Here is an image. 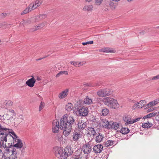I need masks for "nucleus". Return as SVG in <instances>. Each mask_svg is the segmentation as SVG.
<instances>
[{
    "label": "nucleus",
    "instance_id": "nucleus-38",
    "mask_svg": "<svg viewBox=\"0 0 159 159\" xmlns=\"http://www.w3.org/2000/svg\"><path fill=\"white\" fill-rule=\"evenodd\" d=\"M46 22H44L41 23L37 26V29H35L34 30H36L38 29H39L40 28H42L45 26V25H46Z\"/></svg>",
    "mask_w": 159,
    "mask_h": 159
},
{
    "label": "nucleus",
    "instance_id": "nucleus-10",
    "mask_svg": "<svg viewBox=\"0 0 159 159\" xmlns=\"http://www.w3.org/2000/svg\"><path fill=\"white\" fill-rule=\"evenodd\" d=\"M112 93V91L108 89H101L97 92V94L99 97H104L108 96Z\"/></svg>",
    "mask_w": 159,
    "mask_h": 159
},
{
    "label": "nucleus",
    "instance_id": "nucleus-34",
    "mask_svg": "<svg viewBox=\"0 0 159 159\" xmlns=\"http://www.w3.org/2000/svg\"><path fill=\"white\" fill-rule=\"evenodd\" d=\"M109 113V110L107 108L103 109L101 114V116H106Z\"/></svg>",
    "mask_w": 159,
    "mask_h": 159
},
{
    "label": "nucleus",
    "instance_id": "nucleus-36",
    "mask_svg": "<svg viewBox=\"0 0 159 159\" xmlns=\"http://www.w3.org/2000/svg\"><path fill=\"white\" fill-rule=\"evenodd\" d=\"M65 74V75H68V73L66 71L63 70L60 71L56 75V77H59L61 75Z\"/></svg>",
    "mask_w": 159,
    "mask_h": 159
},
{
    "label": "nucleus",
    "instance_id": "nucleus-33",
    "mask_svg": "<svg viewBox=\"0 0 159 159\" xmlns=\"http://www.w3.org/2000/svg\"><path fill=\"white\" fill-rule=\"evenodd\" d=\"M23 120V116L20 115L19 117L17 118L15 120L16 123L17 124H19L21 122H22Z\"/></svg>",
    "mask_w": 159,
    "mask_h": 159
},
{
    "label": "nucleus",
    "instance_id": "nucleus-21",
    "mask_svg": "<svg viewBox=\"0 0 159 159\" xmlns=\"http://www.w3.org/2000/svg\"><path fill=\"white\" fill-rule=\"evenodd\" d=\"M81 137V134L79 132L74 131L73 133V139L74 141H77Z\"/></svg>",
    "mask_w": 159,
    "mask_h": 159
},
{
    "label": "nucleus",
    "instance_id": "nucleus-27",
    "mask_svg": "<svg viewBox=\"0 0 159 159\" xmlns=\"http://www.w3.org/2000/svg\"><path fill=\"white\" fill-rule=\"evenodd\" d=\"M70 63L71 64L74 66H75L77 67H79L80 66H82L85 63V62H78L77 61H71L70 62Z\"/></svg>",
    "mask_w": 159,
    "mask_h": 159
},
{
    "label": "nucleus",
    "instance_id": "nucleus-23",
    "mask_svg": "<svg viewBox=\"0 0 159 159\" xmlns=\"http://www.w3.org/2000/svg\"><path fill=\"white\" fill-rule=\"evenodd\" d=\"M116 141L112 140H107L105 142V145L107 147H111L115 145Z\"/></svg>",
    "mask_w": 159,
    "mask_h": 159
},
{
    "label": "nucleus",
    "instance_id": "nucleus-51",
    "mask_svg": "<svg viewBox=\"0 0 159 159\" xmlns=\"http://www.w3.org/2000/svg\"><path fill=\"white\" fill-rule=\"evenodd\" d=\"M72 159H81L82 157H75L74 156H73L72 157Z\"/></svg>",
    "mask_w": 159,
    "mask_h": 159
},
{
    "label": "nucleus",
    "instance_id": "nucleus-56",
    "mask_svg": "<svg viewBox=\"0 0 159 159\" xmlns=\"http://www.w3.org/2000/svg\"><path fill=\"white\" fill-rule=\"evenodd\" d=\"M2 146V143L1 142H0V148H1ZM0 151H1V150H0Z\"/></svg>",
    "mask_w": 159,
    "mask_h": 159
},
{
    "label": "nucleus",
    "instance_id": "nucleus-41",
    "mask_svg": "<svg viewBox=\"0 0 159 159\" xmlns=\"http://www.w3.org/2000/svg\"><path fill=\"white\" fill-rule=\"evenodd\" d=\"M44 103L43 102H41L40 104V105L39 108V111H41V110L44 107Z\"/></svg>",
    "mask_w": 159,
    "mask_h": 159
},
{
    "label": "nucleus",
    "instance_id": "nucleus-42",
    "mask_svg": "<svg viewBox=\"0 0 159 159\" xmlns=\"http://www.w3.org/2000/svg\"><path fill=\"white\" fill-rule=\"evenodd\" d=\"M12 104V102L10 101H8L6 103V105L7 107H8L9 106H11Z\"/></svg>",
    "mask_w": 159,
    "mask_h": 159
},
{
    "label": "nucleus",
    "instance_id": "nucleus-58",
    "mask_svg": "<svg viewBox=\"0 0 159 159\" xmlns=\"http://www.w3.org/2000/svg\"><path fill=\"white\" fill-rule=\"evenodd\" d=\"M156 116V117H159V115H157Z\"/></svg>",
    "mask_w": 159,
    "mask_h": 159
},
{
    "label": "nucleus",
    "instance_id": "nucleus-18",
    "mask_svg": "<svg viewBox=\"0 0 159 159\" xmlns=\"http://www.w3.org/2000/svg\"><path fill=\"white\" fill-rule=\"evenodd\" d=\"M31 77L32 78L31 79L28 80L26 82V84L30 87H33L34 86V84L35 83V80L34 76H32Z\"/></svg>",
    "mask_w": 159,
    "mask_h": 159
},
{
    "label": "nucleus",
    "instance_id": "nucleus-2",
    "mask_svg": "<svg viewBox=\"0 0 159 159\" xmlns=\"http://www.w3.org/2000/svg\"><path fill=\"white\" fill-rule=\"evenodd\" d=\"M12 130H10L9 129L6 128L2 124H0V142L4 144L3 142H7V140L13 139V137L11 135V132Z\"/></svg>",
    "mask_w": 159,
    "mask_h": 159
},
{
    "label": "nucleus",
    "instance_id": "nucleus-20",
    "mask_svg": "<svg viewBox=\"0 0 159 159\" xmlns=\"http://www.w3.org/2000/svg\"><path fill=\"white\" fill-rule=\"evenodd\" d=\"M86 131L88 136H92L93 137L96 134V132L94 128L92 127H87Z\"/></svg>",
    "mask_w": 159,
    "mask_h": 159
},
{
    "label": "nucleus",
    "instance_id": "nucleus-9",
    "mask_svg": "<svg viewBox=\"0 0 159 159\" xmlns=\"http://www.w3.org/2000/svg\"><path fill=\"white\" fill-rule=\"evenodd\" d=\"M63 148L56 147L53 148V151L55 156L58 158L64 159V151Z\"/></svg>",
    "mask_w": 159,
    "mask_h": 159
},
{
    "label": "nucleus",
    "instance_id": "nucleus-59",
    "mask_svg": "<svg viewBox=\"0 0 159 159\" xmlns=\"http://www.w3.org/2000/svg\"><path fill=\"white\" fill-rule=\"evenodd\" d=\"M42 59H43L42 58H39V59L37 60H39Z\"/></svg>",
    "mask_w": 159,
    "mask_h": 159
},
{
    "label": "nucleus",
    "instance_id": "nucleus-28",
    "mask_svg": "<svg viewBox=\"0 0 159 159\" xmlns=\"http://www.w3.org/2000/svg\"><path fill=\"white\" fill-rule=\"evenodd\" d=\"M33 17H32L30 19L26 20H23V21H21L20 22V24L24 26L26 24H29L30 23L32 22H34L31 19Z\"/></svg>",
    "mask_w": 159,
    "mask_h": 159
},
{
    "label": "nucleus",
    "instance_id": "nucleus-5",
    "mask_svg": "<svg viewBox=\"0 0 159 159\" xmlns=\"http://www.w3.org/2000/svg\"><path fill=\"white\" fill-rule=\"evenodd\" d=\"M103 102L105 105L112 108L116 109L119 107V105L117 100L111 98H104Z\"/></svg>",
    "mask_w": 159,
    "mask_h": 159
},
{
    "label": "nucleus",
    "instance_id": "nucleus-22",
    "mask_svg": "<svg viewBox=\"0 0 159 159\" xmlns=\"http://www.w3.org/2000/svg\"><path fill=\"white\" fill-rule=\"evenodd\" d=\"M146 103V102L145 100H141L137 104H134V107L139 108H142L144 107Z\"/></svg>",
    "mask_w": 159,
    "mask_h": 159
},
{
    "label": "nucleus",
    "instance_id": "nucleus-44",
    "mask_svg": "<svg viewBox=\"0 0 159 159\" xmlns=\"http://www.w3.org/2000/svg\"><path fill=\"white\" fill-rule=\"evenodd\" d=\"M8 113H10V114H15V117L16 116V113L14 112V111L12 109H10L7 112Z\"/></svg>",
    "mask_w": 159,
    "mask_h": 159
},
{
    "label": "nucleus",
    "instance_id": "nucleus-32",
    "mask_svg": "<svg viewBox=\"0 0 159 159\" xmlns=\"http://www.w3.org/2000/svg\"><path fill=\"white\" fill-rule=\"evenodd\" d=\"M73 156L75 157H81L82 158L81 150L80 149L77 150L75 151Z\"/></svg>",
    "mask_w": 159,
    "mask_h": 159
},
{
    "label": "nucleus",
    "instance_id": "nucleus-12",
    "mask_svg": "<svg viewBox=\"0 0 159 159\" xmlns=\"http://www.w3.org/2000/svg\"><path fill=\"white\" fill-rule=\"evenodd\" d=\"M60 129V123L57 120H54L52 122V131L53 133H57Z\"/></svg>",
    "mask_w": 159,
    "mask_h": 159
},
{
    "label": "nucleus",
    "instance_id": "nucleus-3",
    "mask_svg": "<svg viewBox=\"0 0 159 159\" xmlns=\"http://www.w3.org/2000/svg\"><path fill=\"white\" fill-rule=\"evenodd\" d=\"M3 147L4 149V154L7 155L4 157V159H16L18 155L17 150L12 148L6 144H3Z\"/></svg>",
    "mask_w": 159,
    "mask_h": 159
},
{
    "label": "nucleus",
    "instance_id": "nucleus-1",
    "mask_svg": "<svg viewBox=\"0 0 159 159\" xmlns=\"http://www.w3.org/2000/svg\"><path fill=\"white\" fill-rule=\"evenodd\" d=\"M75 124V120L73 116H67V115L65 114L62 117L60 123V129L64 130L63 134L65 136L69 135L72 127Z\"/></svg>",
    "mask_w": 159,
    "mask_h": 159
},
{
    "label": "nucleus",
    "instance_id": "nucleus-35",
    "mask_svg": "<svg viewBox=\"0 0 159 159\" xmlns=\"http://www.w3.org/2000/svg\"><path fill=\"white\" fill-rule=\"evenodd\" d=\"M129 130L128 128H122L121 129L120 132L123 134H126L129 132Z\"/></svg>",
    "mask_w": 159,
    "mask_h": 159
},
{
    "label": "nucleus",
    "instance_id": "nucleus-43",
    "mask_svg": "<svg viewBox=\"0 0 159 159\" xmlns=\"http://www.w3.org/2000/svg\"><path fill=\"white\" fill-rule=\"evenodd\" d=\"M142 126L143 128H148V123H146L144 124H143Z\"/></svg>",
    "mask_w": 159,
    "mask_h": 159
},
{
    "label": "nucleus",
    "instance_id": "nucleus-37",
    "mask_svg": "<svg viewBox=\"0 0 159 159\" xmlns=\"http://www.w3.org/2000/svg\"><path fill=\"white\" fill-rule=\"evenodd\" d=\"M109 6L111 9L113 10H114L116 7V4L111 1L110 2Z\"/></svg>",
    "mask_w": 159,
    "mask_h": 159
},
{
    "label": "nucleus",
    "instance_id": "nucleus-53",
    "mask_svg": "<svg viewBox=\"0 0 159 159\" xmlns=\"http://www.w3.org/2000/svg\"><path fill=\"white\" fill-rule=\"evenodd\" d=\"M148 128H150L152 125V123H149V122H148Z\"/></svg>",
    "mask_w": 159,
    "mask_h": 159
},
{
    "label": "nucleus",
    "instance_id": "nucleus-13",
    "mask_svg": "<svg viewBox=\"0 0 159 159\" xmlns=\"http://www.w3.org/2000/svg\"><path fill=\"white\" fill-rule=\"evenodd\" d=\"M82 150L83 151L85 154H89L92 150L90 145L88 143H86L82 147Z\"/></svg>",
    "mask_w": 159,
    "mask_h": 159
},
{
    "label": "nucleus",
    "instance_id": "nucleus-24",
    "mask_svg": "<svg viewBox=\"0 0 159 159\" xmlns=\"http://www.w3.org/2000/svg\"><path fill=\"white\" fill-rule=\"evenodd\" d=\"M123 120L125 122V125H126L128 124H133L132 120H131L128 116H125L123 117Z\"/></svg>",
    "mask_w": 159,
    "mask_h": 159
},
{
    "label": "nucleus",
    "instance_id": "nucleus-14",
    "mask_svg": "<svg viewBox=\"0 0 159 159\" xmlns=\"http://www.w3.org/2000/svg\"><path fill=\"white\" fill-rule=\"evenodd\" d=\"M78 128L80 131H81L86 127L87 123L83 120H80L78 123Z\"/></svg>",
    "mask_w": 159,
    "mask_h": 159
},
{
    "label": "nucleus",
    "instance_id": "nucleus-31",
    "mask_svg": "<svg viewBox=\"0 0 159 159\" xmlns=\"http://www.w3.org/2000/svg\"><path fill=\"white\" fill-rule=\"evenodd\" d=\"M73 109L72 104L70 103H67L65 107V109L67 111H70L72 110Z\"/></svg>",
    "mask_w": 159,
    "mask_h": 159
},
{
    "label": "nucleus",
    "instance_id": "nucleus-52",
    "mask_svg": "<svg viewBox=\"0 0 159 159\" xmlns=\"http://www.w3.org/2000/svg\"><path fill=\"white\" fill-rule=\"evenodd\" d=\"M106 52H114L112 50H109L108 49H107L105 51H104Z\"/></svg>",
    "mask_w": 159,
    "mask_h": 159
},
{
    "label": "nucleus",
    "instance_id": "nucleus-48",
    "mask_svg": "<svg viewBox=\"0 0 159 159\" xmlns=\"http://www.w3.org/2000/svg\"><path fill=\"white\" fill-rule=\"evenodd\" d=\"M35 82L36 81H40L41 80V78L40 77L36 76L34 78Z\"/></svg>",
    "mask_w": 159,
    "mask_h": 159
},
{
    "label": "nucleus",
    "instance_id": "nucleus-15",
    "mask_svg": "<svg viewBox=\"0 0 159 159\" xmlns=\"http://www.w3.org/2000/svg\"><path fill=\"white\" fill-rule=\"evenodd\" d=\"M46 17V15L45 14H40L38 16H35L33 17L32 20L34 22H37L39 20L44 19Z\"/></svg>",
    "mask_w": 159,
    "mask_h": 159
},
{
    "label": "nucleus",
    "instance_id": "nucleus-26",
    "mask_svg": "<svg viewBox=\"0 0 159 159\" xmlns=\"http://www.w3.org/2000/svg\"><path fill=\"white\" fill-rule=\"evenodd\" d=\"M104 138V137L100 133H98L96 137V141L98 143H100L102 140Z\"/></svg>",
    "mask_w": 159,
    "mask_h": 159
},
{
    "label": "nucleus",
    "instance_id": "nucleus-30",
    "mask_svg": "<svg viewBox=\"0 0 159 159\" xmlns=\"http://www.w3.org/2000/svg\"><path fill=\"white\" fill-rule=\"evenodd\" d=\"M85 104H90L93 103V102L91 98L88 97H86L84 99V102Z\"/></svg>",
    "mask_w": 159,
    "mask_h": 159
},
{
    "label": "nucleus",
    "instance_id": "nucleus-54",
    "mask_svg": "<svg viewBox=\"0 0 159 159\" xmlns=\"http://www.w3.org/2000/svg\"><path fill=\"white\" fill-rule=\"evenodd\" d=\"M155 100L156 101V102L157 103V104L159 103V98Z\"/></svg>",
    "mask_w": 159,
    "mask_h": 159
},
{
    "label": "nucleus",
    "instance_id": "nucleus-55",
    "mask_svg": "<svg viewBox=\"0 0 159 159\" xmlns=\"http://www.w3.org/2000/svg\"><path fill=\"white\" fill-rule=\"evenodd\" d=\"M89 84H90L87 83V84H84V86H89L90 85H89Z\"/></svg>",
    "mask_w": 159,
    "mask_h": 159
},
{
    "label": "nucleus",
    "instance_id": "nucleus-45",
    "mask_svg": "<svg viewBox=\"0 0 159 159\" xmlns=\"http://www.w3.org/2000/svg\"><path fill=\"white\" fill-rule=\"evenodd\" d=\"M150 105L152 106H154L157 104V103L156 102L155 100L150 102Z\"/></svg>",
    "mask_w": 159,
    "mask_h": 159
},
{
    "label": "nucleus",
    "instance_id": "nucleus-16",
    "mask_svg": "<svg viewBox=\"0 0 159 159\" xmlns=\"http://www.w3.org/2000/svg\"><path fill=\"white\" fill-rule=\"evenodd\" d=\"M3 117L5 120H8V122H11L13 119L15 118V114H10L7 113V114L3 115Z\"/></svg>",
    "mask_w": 159,
    "mask_h": 159
},
{
    "label": "nucleus",
    "instance_id": "nucleus-6",
    "mask_svg": "<svg viewBox=\"0 0 159 159\" xmlns=\"http://www.w3.org/2000/svg\"><path fill=\"white\" fill-rule=\"evenodd\" d=\"M101 123L102 126L108 129H117L119 126L120 124L113 121L109 122L105 119L102 120Z\"/></svg>",
    "mask_w": 159,
    "mask_h": 159
},
{
    "label": "nucleus",
    "instance_id": "nucleus-50",
    "mask_svg": "<svg viewBox=\"0 0 159 159\" xmlns=\"http://www.w3.org/2000/svg\"><path fill=\"white\" fill-rule=\"evenodd\" d=\"M150 102L147 105H145V106L144 107H145V108H148L149 107H152V106L150 105Z\"/></svg>",
    "mask_w": 159,
    "mask_h": 159
},
{
    "label": "nucleus",
    "instance_id": "nucleus-57",
    "mask_svg": "<svg viewBox=\"0 0 159 159\" xmlns=\"http://www.w3.org/2000/svg\"><path fill=\"white\" fill-rule=\"evenodd\" d=\"M86 1L88 2H89L91 1L92 0H85Z\"/></svg>",
    "mask_w": 159,
    "mask_h": 159
},
{
    "label": "nucleus",
    "instance_id": "nucleus-8",
    "mask_svg": "<svg viewBox=\"0 0 159 159\" xmlns=\"http://www.w3.org/2000/svg\"><path fill=\"white\" fill-rule=\"evenodd\" d=\"M82 103V102H79V106L77 108L78 109L79 115L81 116H86L89 113L88 109L86 107H84L81 104Z\"/></svg>",
    "mask_w": 159,
    "mask_h": 159
},
{
    "label": "nucleus",
    "instance_id": "nucleus-49",
    "mask_svg": "<svg viewBox=\"0 0 159 159\" xmlns=\"http://www.w3.org/2000/svg\"><path fill=\"white\" fill-rule=\"evenodd\" d=\"M7 14L6 13H0V16L1 18H3L6 16Z\"/></svg>",
    "mask_w": 159,
    "mask_h": 159
},
{
    "label": "nucleus",
    "instance_id": "nucleus-25",
    "mask_svg": "<svg viewBox=\"0 0 159 159\" xmlns=\"http://www.w3.org/2000/svg\"><path fill=\"white\" fill-rule=\"evenodd\" d=\"M93 8V6L91 5H86L83 7V10L84 11H92Z\"/></svg>",
    "mask_w": 159,
    "mask_h": 159
},
{
    "label": "nucleus",
    "instance_id": "nucleus-29",
    "mask_svg": "<svg viewBox=\"0 0 159 159\" xmlns=\"http://www.w3.org/2000/svg\"><path fill=\"white\" fill-rule=\"evenodd\" d=\"M157 112H152V113H150L149 114H148L147 115L144 116L143 118L144 119H146L148 118H149L156 116L157 115Z\"/></svg>",
    "mask_w": 159,
    "mask_h": 159
},
{
    "label": "nucleus",
    "instance_id": "nucleus-40",
    "mask_svg": "<svg viewBox=\"0 0 159 159\" xmlns=\"http://www.w3.org/2000/svg\"><path fill=\"white\" fill-rule=\"evenodd\" d=\"M95 2L97 5H99L102 2L103 0H95Z\"/></svg>",
    "mask_w": 159,
    "mask_h": 159
},
{
    "label": "nucleus",
    "instance_id": "nucleus-47",
    "mask_svg": "<svg viewBox=\"0 0 159 159\" xmlns=\"http://www.w3.org/2000/svg\"><path fill=\"white\" fill-rule=\"evenodd\" d=\"M158 79H159V74L152 77L151 80H155Z\"/></svg>",
    "mask_w": 159,
    "mask_h": 159
},
{
    "label": "nucleus",
    "instance_id": "nucleus-7",
    "mask_svg": "<svg viewBox=\"0 0 159 159\" xmlns=\"http://www.w3.org/2000/svg\"><path fill=\"white\" fill-rule=\"evenodd\" d=\"M42 3V1L38 0H36L34 2L30 4L28 7L21 12V15L26 14L32 10L35 9L37 7L39 6Z\"/></svg>",
    "mask_w": 159,
    "mask_h": 159
},
{
    "label": "nucleus",
    "instance_id": "nucleus-11",
    "mask_svg": "<svg viewBox=\"0 0 159 159\" xmlns=\"http://www.w3.org/2000/svg\"><path fill=\"white\" fill-rule=\"evenodd\" d=\"M73 148L70 146H66L64 149V159H66L70 156L73 153Z\"/></svg>",
    "mask_w": 159,
    "mask_h": 159
},
{
    "label": "nucleus",
    "instance_id": "nucleus-46",
    "mask_svg": "<svg viewBox=\"0 0 159 159\" xmlns=\"http://www.w3.org/2000/svg\"><path fill=\"white\" fill-rule=\"evenodd\" d=\"M141 119V118L140 117H138L136 118H135L134 119L132 120V122H133V123L137 121H139L140 120V119Z\"/></svg>",
    "mask_w": 159,
    "mask_h": 159
},
{
    "label": "nucleus",
    "instance_id": "nucleus-19",
    "mask_svg": "<svg viewBox=\"0 0 159 159\" xmlns=\"http://www.w3.org/2000/svg\"><path fill=\"white\" fill-rule=\"evenodd\" d=\"M103 148V146L100 144H98L94 146L93 150L94 152L97 153H100Z\"/></svg>",
    "mask_w": 159,
    "mask_h": 159
},
{
    "label": "nucleus",
    "instance_id": "nucleus-39",
    "mask_svg": "<svg viewBox=\"0 0 159 159\" xmlns=\"http://www.w3.org/2000/svg\"><path fill=\"white\" fill-rule=\"evenodd\" d=\"M93 43V41H87L86 42H83L82 44L83 45H85L87 44H92Z\"/></svg>",
    "mask_w": 159,
    "mask_h": 159
},
{
    "label": "nucleus",
    "instance_id": "nucleus-4",
    "mask_svg": "<svg viewBox=\"0 0 159 159\" xmlns=\"http://www.w3.org/2000/svg\"><path fill=\"white\" fill-rule=\"evenodd\" d=\"M13 139H11V140L13 141L12 143L11 144L8 143L7 145L11 147L12 148H15L17 150L18 148H21L23 146L22 141L20 140L19 137L16 135L13 131L11 132Z\"/></svg>",
    "mask_w": 159,
    "mask_h": 159
},
{
    "label": "nucleus",
    "instance_id": "nucleus-60",
    "mask_svg": "<svg viewBox=\"0 0 159 159\" xmlns=\"http://www.w3.org/2000/svg\"><path fill=\"white\" fill-rule=\"evenodd\" d=\"M157 28H159V26L157 27Z\"/></svg>",
    "mask_w": 159,
    "mask_h": 159
},
{
    "label": "nucleus",
    "instance_id": "nucleus-17",
    "mask_svg": "<svg viewBox=\"0 0 159 159\" xmlns=\"http://www.w3.org/2000/svg\"><path fill=\"white\" fill-rule=\"evenodd\" d=\"M69 89H68L65 90L61 92L58 95V97L59 98L63 99L66 98L68 94Z\"/></svg>",
    "mask_w": 159,
    "mask_h": 159
}]
</instances>
